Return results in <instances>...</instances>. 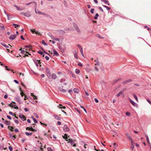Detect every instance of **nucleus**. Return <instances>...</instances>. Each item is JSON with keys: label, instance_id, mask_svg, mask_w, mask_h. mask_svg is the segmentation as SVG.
<instances>
[{"label": "nucleus", "instance_id": "49", "mask_svg": "<svg viewBox=\"0 0 151 151\" xmlns=\"http://www.w3.org/2000/svg\"><path fill=\"white\" fill-rule=\"evenodd\" d=\"M78 65L80 67H82L83 66V65L82 64L80 63L79 62L78 64Z\"/></svg>", "mask_w": 151, "mask_h": 151}, {"label": "nucleus", "instance_id": "5", "mask_svg": "<svg viewBox=\"0 0 151 151\" xmlns=\"http://www.w3.org/2000/svg\"><path fill=\"white\" fill-rule=\"evenodd\" d=\"M26 130H28L30 131H31L33 132H37V130L33 129L32 127H27L26 128Z\"/></svg>", "mask_w": 151, "mask_h": 151}, {"label": "nucleus", "instance_id": "22", "mask_svg": "<svg viewBox=\"0 0 151 151\" xmlns=\"http://www.w3.org/2000/svg\"><path fill=\"white\" fill-rule=\"evenodd\" d=\"M95 65H99V62L98 61V60L97 59L96 60H95Z\"/></svg>", "mask_w": 151, "mask_h": 151}, {"label": "nucleus", "instance_id": "43", "mask_svg": "<svg viewBox=\"0 0 151 151\" xmlns=\"http://www.w3.org/2000/svg\"><path fill=\"white\" fill-rule=\"evenodd\" d=\"M37 53L41 55L43 54V52L39 50L37 52Z\"/></svg>", "mask_w": 151, "mask_h": 151}, {"label": "nucleus", "instance_id": "40", "mask_svg": "<svg viewBox=\"0 0 151 151\" xmlns=\"http://www.w3.org/2000/svg\"><path fill=\"white\" fill-rule=\"evenodd\" d=\"M146 140H147V141L148 143H149L150 141L149 140V139L148 136L147 135L146 136Z\"/></svg>", "mask_w": 151, "mask_h": 151}, {"label": "nucleus", "instance_id": "21", "mask_svg": "<svg viewBox=\"0 0 151 151\" xmlns=\"http://www.w3.org/2000/svg\"><path fill=\"white\" fill-rule=\"evenodd\" d=\"M12 25L14 26L15 28H17L20 27V26L19 25L15 24H12Z\"/></svg>", "mask_w": 151, "mask_h": 151}, {"label": "nucleus", "instance_id": "2", "mask_svg": "<svg viewBox=\"0 0 151 151\" xmlns=\"http://www.w3.org/2000/svg\"><path fill=\"white\" fill-rule=\"evenodd\" d=\"M129 100L130 102V103L134 106H135L136 107H138V105L137 104L134 102L130 98H129Z\"/></svg>", "mask_w": 151, "mask_h": 151}, {"label": "nucleus", "instance_id": "11", "mask_svg": "<svg viewBox=\"0 0 151 151\" xmlns=\"http://www.w3.org/2000/svg\"><path fill=\"white\" fill-rule=\"evenodd\" d=\"M31 14L29 12H25L24 16L26 17H29L31 16Z\"/></svg>", "mask_w": 151, "mask_h": 151}, {"label": "nucleus", "instance_id": "38", "mask_svg": "<svg viewBox=\"0 0 151 151\" xmlns=\"http://www.w3.org/2000/svg\"><path fill=\"white\" fill-rule=\"evenodd\" d=\"M47 151H53L52 148L50 147H48L47 148Z\"/></svg>", "mask_w": 151, "mask_h": 151}, {"label": "nucleus", "instance_id": "18", "mask_svg": "<svg viewBox=\"0 0 151 151\" xmlns=\"http://www.w3.org/2000/svg\"><path fill=\"white\" fill-rule=\"evenodd\" d=\"M101 1H103L105 2L106 4H107L108 5H109L110 4L109 1L107 0H101Z\"/></svg>", "mask_w": 151, "mask_h": 151}, {"label": "nucleus", "instance_id": "30", "mask_svg": "<svg viewBox=\"0 0 151 151\" xmlns=\"http://www.w3.org/2000/svg\"><path fill=\"white\" fill-rule=\"evenodd\" d=\"M75 72L76 74H78L80 72V71L79 69H76V70Z\"/></svg>", "mask_w": 151, "mask_h": 151}, {"label": "nucleus", "instance_id": "13", "mask_svg": "<svg viewBox=\"0 0 151 151\" xmlns=\"http://www.w3.org/2000/svg\"><path fill=\"white\" fill-rule=\"evenodd\" d=\"M123 91H120L119 93H118L117 94V97H119L120 95H121L122 94H123Z\"/></svg>", "mask_w": 151, "mask_h": 151}, {"label": "nucleus", "instance_id": "41", "mask_svg": "<svg viewBox=\"0 0 151 151\" xmlns=\"http://www.w3.org/2000/svg\"><path fill=\"white\" fill-rule=\"evenodd\" d=\"M0 27L1 28V30H5V27L3 25L2 26H0Z\"/></svg>", "mask_w": 151, "mask_h": 151}, {"label": "nucleus", "instance_id": "42", "mask_svg": "<svg viewBox=\"0 0 151 151\" xmlns=\"http://www.w3.org/2000/svg\"><path fill=\"white\" fill-rule=\"evenodd\" d=\"M30 31L33 33H35L36 32V31L35 30V29H30Z\"/></svg>", "mask_w": 151, "mask_h": 151}, {"label": "nucleus", "instance_id": "15", "mask_svg": "<svg viewBox=\"0 0 151 151\" xmlns=\"http://www.w3.org/2000/svg\"><path fill=\"white\" fill-rule=\"evenodd\" d=\"M74 92L76 93H78L79 92V90L77 88H74L73 90Z\"/></svg>", "mask_w": 151, "mask_h": 151}, {"label": "nucleus", "instance_id": "3", "mask_svg": "<svg viewBox=\"0 0 151 151\" xmlns=\"http://www.w3.org/2000/svg\"><path fill=\"white\" fill-rule=\"evenodd\" d=\"M46 73L47 75L48 76L50 77L51 76V73L50 72V69L49 68H46Z\"/></svg>", "mask_w": 151, "mask_h": 151}, {"label": "nucleus", "instance_id": "9", "mask_svg": "<svg viewBox=\"0 0 151 151\" xmlns=\"http://www.w3.org/2000/svg\"><path fill=\"white\" fill-rule=\"evenodd\" d=\"M16 37L15 35H12L9 37V39L11 40H14Z\"/></svg>", "mask_w": 151, "mask_h": 151}, {"label": "nucleus", "instance_id": "61", "mask_svg": "<svg viewBox=\"0 0 151 151\" xmlns=\"http://www.w3.org/2000/svg\"><path fill=\"white\" fill-rule=\"evenodd\" d=\"M9 149L11 151H12V147L11 146H9Z\"/></svg>", "mask_w": 151, "mask_h": 151}, {"label": "nucleus", "instance_id": "54", "mask_svg": "<svg viewBox=\"0 0 151 151\" xmlns=\"http://www.w3.org/2000/svg\"><path fill=\"white\" fill-rule=\"evenodd\" d=\"M35 34H36V35H41L40 33L39 32H38V31H36L35 32Z\"/></svg>", "mask_w": 151, "mask_h": 151}, {"label": "nucleus", "instance_id": "26", "mask_svg": "<svg viewBox=\"0 0 151 151\" xmlns=\"http://www.w3.org/2000/svg\"><path fill=\"white\" fill-rule=\"evenodd\" d=\"M35 13L36 14H41L42 13V12H41L38 10H37L35 9Z\"/></svg>", "mask_w": 151, "mask_h": 151}, {"label": "nucleus", "instance_id": "23", "mask_svg": "<svg viewBox=\"0 0 151 151\" xmlns=\"http://www.w3.org/2000/svg\"><path fill=\"white\" fill-rule=\"evenodd\" d=\"M8 128L11 131H13L14 128L12 127L9 126L8 127Z\"/></svg>", "mask_w": 151, "mask_h": 151}, {"label": "nucleus", "instance_id": "10", "mask_svg": "<svg viewBox=\"0 0 151 151\" xmlns=\"http://www.w3.org/2000/svg\"><path fill=\"white\" fill-rule=\"evenodd\" d=\"M19 117L23 121H24L26 120V118L25 116L23 115H21L19 116Z\"/></svg>", "mask_w": 151, "mask_h": 151}, {"label": "nucleus", "instance_id": "62", "mask_svg": "<svg viewBox=\"0 0 151 151\" xmlns=\"http://www.w3.org/2000/svg\"><path fill=\"white\" fill-rule=\"evenodd\" d=\"M62 104H60L58 106V107L59 108H61V107H62Z\"/></svg>", "mask_w": 151, "mask_h": 151}, {"label": "nucleus", "instance_id": "27", "mask_svg": "<svg viewBox=\"0 0 151 151\" xmlns=\"http://www.w3.org/2000/svg\"><path fill=\"white\" fill-rule=\"evenodd\" d=\"M4 123L5 124L7 125H9L10 124V122L7 120H5L4 121Z\"/></svg>", "mask_w": 151, "mask_h": 151}, {"label": "nucleus", "instance_id": "57", "mask_svg": "<svg viewBox=\"0 0 151 151\" xmlns=\"http://www.w3.org/2000/svg\"><path fill=\"white\" fill-rule=\"evenodd\" d=\"M33 120L35 123H37V120L35 118H33Z\"/></svg>", "mask_w": 151, "mask_h": 151}, {"label": "nucleus", "instance_id": "14", "mask_svg": "<svg viewBox=\"0 0 151 151\" xmlns=\"http://www.w3.org/2000/svg\"><path fill=\"white\" fill-rule=\"evenodd\" d=\"M73 25H74V26L75 29L78 32H80L79 29L77 27V26H76V24H75L74 23L73 24Z\"/></svg>", "mask_w": 151, "mask_h": 151}, {"label": "nucleus", "instance_id": "36", "mask_svg": "<svg viewBox=\"0 0 151 151\" xmlns=\"http://www.w3.org/2000/svg\"><path fill=\"white\" fill-rule=\"evenodd\" d=\"M99 16V15L98 13L96 14L95 16L94 17V19H96L98 18V17Z\"/></svg>", "mask_w": 151, "mask_h": 151}, {"label": "nucleus", "instance_id": "60", "mask_svg": "<svg viewBox=\"0 0 151 151\" xmlns=\"http://www.w3.org/2000/svg\"><path fill=\"white\" fill-rule=\"evenodd\" d=\"M53 40H55L56 41H59V40H60V39L59 38H54V39Z\"/></svg>", "mask_w": 151, "mask_h": 151}, {"label": "nucleus", "instance_id": "28", "mask_svg": "<svg viewBox=\"0 0 151 151\" xmlns=\"http://www.w3.org/2000/svg\"><path fill=\"white\" fill-rule=\"evenodd\" d=\"M31 47L32 46L30 45H25L24 46V47H25V48H27V47L29 48V50H32V49H31L30 48V47Z\"/></svg>", "mask_w": 151, "mask_h": 151}, {"label": "nucleus", "instance_id": "4", "mask_svg": "<svg viewBox=\"0 0 151 151\" xmlns=\"http://www.w3.org/2000/svg\"><path fill=\"white\" fill-rule=\"evenodd\" d=\"M63 129L65 132H68L69 131V128L68 127V126L66 125H65L63 127Z\"/></svg>", "mask_w": 151, "mask_h": 151}, {"label": "nucleus", "instance_id": "44", "mask_svg": "<svg viewBox=\"0 0 151 151\" xmlns=\"http://www.w3.org/2000/svg\"><path fill=\"white\" fill-rule=\"evenodd\" d=\"M42 43L43 44H44L45 45H47V44L45 43V42L44 40H42Z\"/></svg>", "mask_w": 151, "mask_h": 151}, {"label": "nucleus", "instance_id": "56", "mask_svg": "<svg viewBox=\"0 0 151 151\" xmlns=\"http://www.w3.org/2000/svg\"><path fill=\"white\" fill-rule=\"evenodd\" d=\"M147 101L150 105H151V101L149 99H147Z\"/></svg>", "mask_w": 151, "mask_h": 151}, {"label": "nucleus", "instance_id": "51", "mask_svg": "<svg viewBox=\"0 0 151 151\" xmlns=\"http://www.w3.org/2000/svg\"><path fill=\"white\" fill-rule=\"evenodd\" d=\"M11 138L12 139H14L16 138V135H13L12 136V137H11Z\"/></svg>", "mask_w": 151, "mask_h": 151}, {"label": "nucleus", "instance_id": "12", "mask_svg": "<svg viewBox=\"0 0 151 151\" xmlns=\"http://www.w3.org/2000/svg\"><path fill=\"white\" fill-rule=\"evenodd\" d=\"M53 116L57 120H60L61 119L57 115H54Z\"/></svg>", "mask_w": 151, "mask_h": 151}, {"label": "nucleus", "instance_id": "24", "mask_svg": "<svg viewBox=\"0 0 151 151\" xmlns=\"http://www.w3.org/2000/svg\"><path fill=\"white\" fill-rule=\"evenodd\" d=\"M4 13H5L6 15L8 17V19L9 20H10L11 19L12 17L11 16H9V15L7 14L5 12V11H4Z\"/></svg>", "mask_w": 151, "mask_h": 151}, {"label": "nucleus", "instance_id": "34", "mask_svg": "<svg viewBox=\"0 0 151 151\" xmlns=\"http://www.w3.org/2000/svg\"><path fill=\"white\" fill-rule=\"evenodd\" d=\"M32 3H34L35 4V5H36V3L35 2H30V3H27V4H25V5H26V6H28V5H30L31 4H32Z\"/></svg>", "mask_w": 151, "mask_h": 151}, {"label": "nucleus", "instance_id": "19", "mask_svg": "<svg viewBox=\"0 0 151 151\" xmlns=\"http://www.w3.org/2000/svg\"><path fill=\"white\" fill-rule=\"evenodd\" d=\"M133 96H134V99L136 100V101H137L138 102V100L136 95L134 93H133Z\"/></svg>", "mask_w": 151, "mask_h": 151}, {"label": "nucleus", "instance_id": "16", "mask_svg": "<svg viewBox=\"0 0 151 151\" xmlns=\"http://www.w3.org/2000/svg\"><path fill=\"white\" fill-rule=\"evenodd\" d=\"M53 54L55 56H58L59 55L57 52L55 50H53Z\"/></svg>", "mask_w": 151, "mask_h": 151}, {"label": "nucleus", "instance_id": "6", "mask_svg": "<svg viewBox=\"0 0 151 151\" xmlns=\"http://www.w3.org/2000/svg\"><path fill=\"white\" fill-rule=\"evenodd\" d=\"M132 81V80L131 79H129L128 80H127L126 81H124L123 82V83L124 84H128L130 83H131Z\"/></svg>", "mask_w": 151, "mask_h": 151}, {"label": "nucleus", "instance_id": "64", "mask_svg": "<svg viewBox=\"0 0 151 151\" xmlns=\"http://www.w3.org/2000/svg\"><path fill=\"white\" fill-rule=\"evenodd\" d=\"M14 81L17 84H19V82L17 81V80H14Z\"/></svg>", "mask_w": 151, "mask_h": 151}, {"label": "nucleus", "instance_id": "25", "mask_svg": "<svg viewBox=\"0 0 151 151\" xmlns=\"http://www.w3.org/2000/svg\"><path fill=\"white\" fill-rule=\"evenodd\" d=\"M59 90L61 92H63V93H65L66 91V90L63 89V88H60L59 89Z\"/></svg>", "mask_w": 151, "mask_h": 151}, {"label": "nucleus", "instance_id": "39", "mask_svg": "<svg viewBox=\"0 0 151 151\" xmlns=\"http://www.w3.org/2000/svg\"><path fill=\"white\" fill-rule=\"evenodd\" d=\"M80 50V51L81 53V54L83 56H84V54H83V49L82 48H81V50Z\"/></svg>", "mask_w": 151, "mask_h": 151}, {"label": "nucleus", "instance_id": "29", "mask_svg": "<svg viewBox=\"0 0 151 151\" xmlns=\"http://www.w3.org/2000/svg\"><path fill=\"white\" fill-rule=\"evenodd\" d=\"M59 32L61 34H64L65 33V31L62 30H60V31H59Z\"/></svg>", "mask_w": 151, "mask_h": 151}, {"label": "nucleus", "instance_id": "1", "mask_svg": "<svg viewBox=\"0 0 151 151\" xmlns=\"http://www.w3.org/2000/svg\"><path fill=\"white\" fill-rule=\"evenodd\" d=\"M68 140V143H70L74 147H76V144L75 143V142L76 141V140H73L72 139H69Z\"/></svg>", "mask_w": 151, "mask_h": 151}, {"label": "nucleus", "instance_id": "17", "mask_svg": "<svg viewBox=\"0 0 151 151\" xmlns=\"http://www.w3.org/2000/svg\"><path fill=\"white\" fill-rule=\"evenodd\" d=\"M14 6L18 10H22L23 9L20 8L19 7L17 6L16 5H14Z\"/></svg>", "mask_w": 151, "mask_h": 151}, {"label": "nucleus", "instance_id": "45", "mask_svg": "<svg viewBox=\"0 0 151 151\" xmlns=\"http://www.w3.org/2000/svg\"><path fill=\"white\" fill-rule=\"evenodd\" d=\"M34 114L36 118H38L39 116L36 113H34Z\"/></svg>", "mask_w": 151, "mask_h": 151}, {"label": "nucleus", "instance_id": "55", "mask_svg": "<svg viewBox=\"0 0 151 151\" xmlns=\"http://www.w3.org/2000/svg\"><path fill=\"white\" fill-rule=\"evenodd\" d=\"M130 139L131 140V145H134V144H133V141L132 139L131 138H130Z\"/></svg>", "mask_w": 151, "mask_h": 151}, {"label": "nucleus", "instance_id": "52", "mask_svg": "<svg viewBox=\"0 0 151 151\" xmlns=\"http://www.w3.org/2000/svg\"><path fill=\"white\" fill-rule=\"evenodd\" d=\"M45 59L46 60H48L49 59V58L47 56H46L45 57Z\"/></svg>", "mask_w": 151, "mask_h": 151}, {"label": "nucleus", "instance_id": "53", "mask_svg": "<svg viewBox=\"0 0 151 151\" xmlns=\"http://www.w3.org/2000/svg\"><path fill=\"white\" fill-rule=\"evenodd\" d=\"M72 92L73 91L71 89H70L68 91V93H69L70 94H71Z\"/></svg>", "mask_w": 151, "mask_h": 151}, {"label": "nucleus", "instance_id": "33", "mask_svg": "<svg viewBox=\"0 0 151 151\" xmlns=\"http://www.w3.org/2000/svg\"><path fill=\"white\" fill-rule=\"evenodd\" d=\"M28 50L26 49V51L25 52V51L24 50H22L21 51V53L22 54H24L25 52H26V53H28V52H27V51H28Z\"/></svg>", "mask_w": 151, "mask_h": 151}, {"label": "nucleus", "instance_id": "7", "mask_svg": "<svg viewBox=\"0 0 151 151\" xmlns=\"http://www.w3.org/2000/svg\"><path fill=\"white\" fill-rule=\"evenodd\" d=\"M1 44L6 48H9V47H11V46L9 44H8V45H6V44L4 43L1 42Z\"/></svg>", "mask_w": 151, "mask_h": 151}, {"label": "nucleus", "instance_id": "8", "mask_svg": "<svg viewBox=\"0 0 151 151\" xmlns=\"http://www.w3.org/2000/svg\"><path fill=\"white\" fill-rule=\"evenodd\" d=\"M62 136L63 138L65 139V140L67 141H68V137H69V136L68 137L67 134H64V136Z\"/></svg>", "mask_w": 151, "mask_h": 151}, {"label": "nucleus", "instance_id": "48", "mask_svg": "<svg viewBox=\"0 0 151 151\" xmlns=\"http://www.w3.org/2000/svg\"><path fill=\"white\" fill-rule=\"evenodd\" d=\"M75 109L76 111H77L79 114H80L81 113L80 111H79V110L77 108H75Z\"/></svg>", "mask_w": 151, "mask_h": 151}, {"label": "nucleus", "instance_id": "47", "mask_svg": "<svg viewBox=\"0 0 151 151\" xmlns=\"http://www.w3.org/2000/svg\"><path fill=\"white\" fill-rule=\"evenodd\" d=\"M126 114L128 116H129L131 115V114L129 112H127L126 113Z\"/></svg>", "mask_w": 151, "mask_h": 151}, {"label": "nucleus", "instance_id": "37", "mask_svg": "<svg viewBox=\"0 0 151 151\" xmlns=\"http://www.w3.org/2000/svg\"><path fill=\"white\" fill-rule=\"evenodd\" d=\"M96 37H99L100 39H101V38H104V37H101L100 35L99 34H96Z\"/></svg>", "mask_w": 151, "mask_h": 151}, {"label": "nucleus", "instance_id": "32", "mask_svg": "<svg viewBox=\"0 0 151 151\" xmlns=\"http://www.w3.org/2000/svg\"><path fill=\"white\" fill-rule=\"evenodd\" d=\"M103 6L104 7L106 8V9L108 11H109L111 9V8L110 7H109L107 6H106L104 5H103Z\"/></svg>", "mask_w": 151, "mask_h": 151}, {"label": "nucleus", "instance_id": "58", "mask_svg": "<svg viewBox=\"0 0 151 151\" xmlns=\"http://www.w3.org/2000/svg\"><path fill=\"white\" fill-rule=\"evenodd\" d=\"M94 101L97 103H98L99 102L98 100L96 98H95L94 99Z\"/></svg>", "mask_w": 151, "mask_h": 151}, {"label": "nucleus", "instance_id": "20", "mask_svg": "<svg viewBox=\"0 0 151 151\" xmlns=\"http://www.w3.org/2000/svg\"><path fill=\"white\" fill-rule=\"evenodd\" d=\"M52 78L54 79H55L57 78L56 75L55 73H53L52 74Z\"/></svg>", "mask_w": 151, "mask_h": 151}, {"label": "nucleus", "instance_id": "63", "mask_svg": "<svg viewBox=\"0 0 151 151\" xmlns=\"http://www.w3.org/2000/svg\"><path fill=\"white\" fill-rule=\"evenodd\" d=\"M99 9L102 12H103L104 11L103 9L101 7H99Z\"/></svg>", "mask_w": 151, "mask_h": 151}, {"label": "nucleus", "instance_id": "35", "mask_svg": "<svg viewBox=\"0 0 151 151\" xmlns=\"http://www.w3.org/2000/svg\"><path fill=\"white\" fill-rule=\"evenodd\" d=\"M25 134L27 136H30V135H32V133H28V132H25Z\"/></svg>", "mask_w": 151, "mask_h": 151}, {"label": "nucleus", "instance_id": "59", "mask_svg": "<svg viewBox=\"0 0 151 151\" xmlns=\"http://www.w3.org/2000/svg\"><path fill=\"white\" fill-rule=\"evenodd\" d=\"M21 85L24 88H25L26 86L23 83H21Z\"/></svg>", "mask_w": 151, "mask_h": 151}, {"label": "nucleus", "instance_id": "50", "mask_svg": "<svg viewBox=\"0 0 151 151\" xmlns=\"http://www.w3.org/2000/svg\"><path fill=\"white\" fill-rule=\"evenodd\" d=\"M74 56L76 59H78L77 55L76 53L74 54Z\"/></svg>", "mask_w": 151, "mask_h": 151}, {"label": "nucleus", "instance_id": "31", "mask_svg": "<svg viewBox=\"0 0 151 151\" xmlns=\"http://www.w3.org/2000/svg\"><path fill=\"white\" fill-rule=\"evenodd\" d=\"M65 81V79L64 78H62L60 80V82L61 83H63Z\"/></svg>", "mask_w": 151, "mask_h": 151}, {"label": "nucleus", "instance_id": "46", "mask_svg": "<svg viewBox=\"0 0 151 151\" xmlns=\"http://www.w3.org/2000/svg\"><path fill=\"white\" fill-rule=\"evenodd\" d=\"M94 9H91L90 10V12L92 14H93L94 13Z\"/></svg>", "mask_w": 151, "mask_h": 151}]
</instances>
